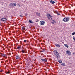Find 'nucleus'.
<instances>
[{
	"label": "nucleus",
	"instance_id": "f257e3e1",
	"mask_svg": "<svg viewBox=\"0 0 75 75\" xmlns=\"http://www.w3.org/2000/svg\"><path fill=\"white\" fill-rule=\"evenodd\" d=\"M54 53L55 54V55H56L57 58H60V56H59V53L58 52L57 50H55L54 51Z\"/></svg>",
	"mask_w": 75,
	"mask_h": 75
},
{
	"label": "nucleus",
	"instance_id": "f03ea898",
	"mask_svg": "<svg viewBox=\"0 0 75 75\" xmlns=\"http://www.w3.org/2000/svg\"><path fill=\"white\" fill-rule=\"evenodd\" d=\"M69 20V18L68 17H65L63 19V21L64 22H68Z\"/></svg>",
	"mask_w": 75,
	"mask_h": 75
},
{
	"label": "nucleus",
	"instance_id": "7ed1b4c3",
	"mask_svg": "<svg viewBox=\"0 0 75 75\" xmlns=\"http://www.w3.org/2000/svg\"><path fill=\"white\" fill-rule=\"evenodd\" d=\"M47 16L48 19H49V20H50V19H51V20H52V18H51V17H52V16H51V15H50V14H47Z\"/></svg>",
	"mask_w": 75,
	"mask_h": 75
},
{
	"label": "nucleus",
	"instance_id": "20e7f679",
	"mask_svg": "<svg viewBox=\"0 0 75 75\" xmlns=\"http://www.w3.org/2000/svg\"><path fill=\"white\" fill-rule=\"evenodd\" d=\"M66 54L69 55H71V52L69 51H66Z\"/></svg>",
	"mask_w": 75,
	"mask_h": 75
},
{
	"label": "nucleus",
	"instance_id": "39448f33",
	"mask_svg": "<svg viewBox=\"0 0 75 75\" xmlns=\"http://www.w3.org/2000/svg\"><path fill=\"white\" fill-rule=\"evenodd\" d=\"M1 20L4 22L6 21L7 20V19L6 18H3L1 19Z\"/></svg>",
	"mask_w": 75,
	"mask_h": 75
},
{
	"label": "nucleus",
	"instance_id": "423d86ee",
	"mask_svg": "<svg viewBox=\"0 0 75 75\" xmlns=\"http://www.w3.org/2000/svg\"><path fill=\"white\" fill-rule=\"evenodd\" d=\"M50 3H51L52 4H54V3H55L56 2L54 1L51 0L50 1Z\"/></svg>",
	"mask_w": 75,
	"mask_h": 75
},
{
	"label": "nucleus",
	"instance_id": "0eeeda50",
	"mask_svg": "<svg viewBox=\"0 0 75 75\" xmlns=\"http://www.w3.org/2000/svg\"><path fill=\"white\" fill-rule=\"evenodd\" d=\"M2 57H6L7 56L6 55V54H2Z\"/></svg>",
	"mask_w": 75,
	"mask_h": 75
},
{
	"label": "nucleus",
	"instance_id": "6e6552de",
	"mask_svg": "<svg viewBox=\"0 0 75 75\" xmlns=\"http://www.w3.org/2000/svg\"><path fill=\"white\" fill-rule=\"evenodd\" d=\"M16 59H20V57L18 55L16 57Z\"/></svg>",
	"mask_w": 75,
	"mask_h": 75
},
{
	"label": "nucleus",
	"instance_id": "1a4fd4ad",
	"mask_svg": "<svg viewBox=\"0 0 75 75\" xmlns=\"http://www.w3.org/2000/svg\"><path fill=\"white\" fill-rule=\"evenodd\" d=\"M29 22L30 23H31V24H33V23H34V22H33V21H31V20H29Z\"/></svg>",
	"mask_w": 75,
	"mask_h": 75
},
{
	"label": "nucleus",
	"instance_id": "9d476101",
	"mask_svg": "<svg viewBox=\"0 0 75 75\" xmlns=\"http://www.w3.org/2000/svg\"><path fill=\"white\" fill-rule=\"evenodd\" d=\"M55 13V14H57V15H59H59H60V14H59V13H58V12L57 11H55L54 12Z\"/></svg>",
	"mask_w": 75,
	"mask_h": 75
},
{
	"label": "nucleus",
	"instance_id": "9b49d317",
	"mask_svg": "<svg viewBox=\"0 0 75 75\" xmlns=\"http://www.w3.org/2000/svg\"><path fill=\"white\" fill-rule=\"evenodd\" d=\"M36 14L37 16H41V14L39 13H36Z\"/></svg>",
	"mask_w": 75,
	"mask_h": 75
},
{
	"label": "nucleus",
	"instance_id": "f8f14e48",
	"mask_svg": "<svg viewBox=\"0 0 75 75\" xmlns=\"http://www.w3.org/2000/svg\"><path fill=\"white\" fill-rule=\"evenodd\" d=\"M41 22V25H44V23H45V22L44 21H42Z\"/></svg>",
	"mask_w": 75,
	"mask_h": 75
},
{
	"label": "nucleus",
	"instance_id": "ddd939ff",
	"mask_svg": "<svg viewBox=\"0 0 75 75\" xmlns=\"http://www.w3.org/2000/svg\"><path fill=\"white\" fill-rule=\"evenodd\" d=\"M22 28L23 30H24V31H25V28L24 26L22 27Z\"/></svg>",
	"mask_w": 75,
	"mask_h": 75
},
{
	"label": "nucleus",
	"instance_id": "4468645a",
	"mask_svg": "<svg viewBox=\"0 0 75 75\" xmlns=\"http://www.w3.org/2000/svg\"><path fill=\"white\" fill-rule=\"evenodd\" d=\"M9 6H10L11 7H13V3H11L9 5Z\"/></svg>",
	"mask_w": 75,
	"mask_h": 75
},
{
	"label": "nucleus",
	"instance_id": "2eb2a0df",
	"mask_svg": "<svg viewBox=\"0 0 75 75\" xmlns=\"http://www.w3.org/2000/svg\"><path fill=\"white\" fill-rule=\"evenodd\" d=\"M55 45L56 47H60V45L58 44H56Z\"/></svg>",
	"mask_w": 75,
	"mask_h": 75
},
{
	"label": "nucleus",
	"instance_id": "dca6fc26",
	"mask_svg": "<svg viewBox=\"0 0 75 75\" xmlns=\"http://www.w3.org/2000/svg\"><path fill=\"white\" fill-rule=\"evenodd\" d=\"M21 46H19L17 47V49H18V50H19V49L21 48Z\"/></svg>",
	"mask_w": 75,
	"mask_h": 75
},
{
	"label": "nucleus",
	"instance_id": "f3484780",
	"mask_svg": "<svg viewBox=\"0 0 75 75\" xmlns=\"http://www.w3.org/2000/svg\"><path fill=\"white\" fill-rule=\"evenodd\" d=\"M64 45L67 48H68L69 47V46H68V45H67V44H64Z\"/></svg>",
	"mask_w": 75,
	"mask_h": 75
},
{
	"label": "nucleus",
	"instance_id": "a211bd4d",
	"mask_svg": "<svg viewBox=\"0 0 75 75\" xmlns=\"http://www.w3.org/2000/svg\"><path fill=\"white\" fill-rule=\"evenodd\" d=\"M43 61H44V62H47V60L46 59H43Z\"/></svg>",
	"mask_w": 75,
	"mask_h": 75
},
{
	"label": "nucleus",
	"instance_id": "6ab92c4d",
	"mask_svg": "<svg viewBox=\"0 0 75 75\" xmlns=\"http://www.w3.org/2000/svg\"><path fill=\"white\" fill-rule=\"evenodd\" d=\"M13 7H15V6H16V4L15 3H13Z\"/></svg>",
	"mask_w": 75,
	"mask_h": 75
},
{
	"label": "nucleus",
	"instance_id": "aec40b11",
	"mask_svg": "<svg viewBox=\"0 0 75 75\" xmlns=\"http://www.w3.org/2000/svg\"><path fill=\"white\" fill-rule=\"evenodd\" d=\"M58 62L59 63H62V61L60 60H59Z\"/></svg>",
	"mask_w": 75,
	"mask_h": 75
},
{
	"label": "nucleus",
	"instance_id": "412c9836",
	"mask_svg": "<svg viewBox=\"0 0 75 75\" xmlns=\"http://www.w3.org/2000/svg\"><path fill=\"white\" fill-rule=\"evenodd\" d=\"M62 65H63V66H65V64L63 63L61 64Z\"/></svg>",
	"mask_w": 75,
	"mask_h": 75
},
{
	"label": "nucleus",
	"instance_id": "4be33fe9",
	"mask_svg": "<svg viewBox=\"0 0 75 75\" xmlns=\"http://www.w3.org/2000/svg\"><path fill=\"white\" fill-rule=\"evenodd\" d=\"M75 32H73L72 33V35H75Z\"/></svg>",
	"mask_w": 75,
	"mask_h": 75
},
{
	"label": "nucleus",
	"instance_id": "5701e85b",
	"mask_svg": "<svg viewBox=\"0 0 75 75\" xmlns=\"http://www.w3.org/2000/svg\"><path fill=\"white\" fill-rule=\"evenodd\" d=\"M22 53H24V50H23L22 51Z\"/></svg>",
	"mask_w": 75,
	"mask_h": 75
},
{
	"label": "nucleus",
	"instance_id": "b1692460",
	"mask_svg": "<svg viewBox=\"0 0 75 75\" xmlns=\"http://www.w3.org/2000/svg\"><path fill=\"white\" fill-rule=\"evenodd\" d=\"M19 17H23V16L20 15L19 16Z\"/></svg>",
	"mask_w": 75,
	"mask_h": 75
},
{
	"label": "nucleus",
	"instance_id": "393cba45",
	"mask_svg": "<svg viewBox=\"0 0 75 75\" xmlns=\"http://www.w3.org/2000/svg\"><path fill=\"white\" fill-rule=\"evenodd\" d=\"M45 52V51H44V50L42 51H41V52Z\"/></svg>",
	"mask_w": 75,
	"mask_h": 75
},
{
	"label": "nucleus",
	"instance_id": "a878e982",
	"mask_svg": "<svg viewBox=\"0 0 75 75\" xmlns=\"http://www.w3.org/2000/svg\"><path fill=\"white\" fill-rule=\"evenodd\" d=\"M10 72H9V71H8V72H6V74H9V73H10Z\"/></svg>",
	"mask_w": 75,
	"mask_h": 75
},
{
	"label": "nucleus",
	"instance_id": "bb28decb",
	"mask_svg": "<svg viewBox=\"0 0 75 75\" xmlns=\"http://www.w3.org/2000/svg\"><path fill=\"white\" fill-rule=\"evenodd\" d=\"M0 72H3V70H0Z\"/></svg>",
	"mask_w": 75,
	"mask_h": 75
},
{
	"label": "nucleus",
	"instance_id": "cd10ccee",
	"mask_svg": "<svg viewBox=\"0 0 75 75\" xmlns=\"http://www.w3.org/2000/svg\"><path fill=\"white\" fill-rule=\"evenodd\" d=\"M26 40H24V42H26Z\"/></svg>",
	"mask_w": 75,
	"mask_h": 75
},
{
	"label": "nucleus",
	"instance_id": "c85d7f7f",
	"mask_svg": "<svg viewBox=\"0 0 75 75\" xmlns=\"http://www.w3.org/2000/svg\"><path fill=\"white\" fill-rule=\"evenodd\" d=\"M27 14H25V16H27Z\"/></svg>",
	"mask_w": 75,
	"mask_h": 75
},
{
	"label": "nucleus",
	"instance_id": "c756f323",
	"mask_svg": "<svg viewBox=\"0 0 75 75\" xmlns=\"http://www.w3.org/2000/svg\"><path fill=\"white\" fill-rule=\"evenodd\" d=\"M41 59V60H42V61H43V60H44V59Z\"/></svg>",
	"mask_w": 75,
	"mask_h": 75
},
{
	"label": "nucleus",
	"instance_id": "7c9ffc66",
	"mask_svg": "<svg viewBox=\"0 0 75 75\" xmlns=\"http://www.w3.org/2000/svg\"><path fill=\"white\" fill-rule=\"evenodd\" d=\"M51 23H52V24H54V23L53 22H51Z\"/></svg>",
	"mask_w": 75,
	"mask_h": 75
},
{
	"label": "nucleus",
	"instance_id": "2f4dec72",
	"mask_svg": "<svg viewBox=\"0 0 75 75\" xmlns=\"http://www.w3.org/2000/svg\"><path fill=\"white\" fill-rule=\"evenodd\" d=\"M73 54L74 55H75V53H73Z\"/></svg>",
	"mask_w": 75,
	"mask_h": 75
},
{
	"label": "nucleus",
	"instance_id": "473e14b6",
	"mask_svg": "<svg viewBox=\"0 0 75 75\" xmlns=\"http://www.w3.org/2000/svg\"><path fill=\"white\" fill-rule=\"evenodd\" d=\"M53 21H55L54 20H53Z\"/></svg>",
	"mask_w": 75,
	"mask_h": 75
},
{
	"label": "nucleus",
	"instance_id": "72a5a7b5",
	"mask_svg": "<svg viewBox=\"0 0 75 75\" xmlns=\"http://www.w3.org/2000/svg\"><path fill=\"white\" fill-rule=\"evenodd\" d=\"M38 21H37V22Z\"/></svg>",
	"mask_w": 75,
	"mask_h": 75
},
{
	"label": "nucleus",
	"instance_id": "f704fd0d",
	"mask_svg": "<svg viewBox=\"0 0 75 75\" xmlns=\"http://www.w3.org/2000/svg\"><path fill=\"white\" fill-rule=\"evenodd\" d=\"M38 21H37V22Z\"/></svg>",
	"mask_w": 75,
	"mask_h": 75
}]
</instances>
